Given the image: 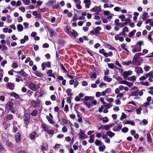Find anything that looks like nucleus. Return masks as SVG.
Returning <instances> with one entry per match:
<instances>
[{
	"label": "nucleus",
	"instance_id": "obj_27",
	"mask_svg": "<svg viewBox=\"0 0 153 153\" xmlns=\"http://www.w3.org/2000/svg\"><path fill=\"white\" fill-rule=\"evenodd\" d=\"M148 78V75L147 74L144 75V76H143L139 78V80L140 81H143L145 80Z\"/></svg>",
	"mask_w": 153,
	"mask_h": 153
},
{
	"label": "nucleus",
	"instance_id": "obj_12",
	"mask_svg": "<svg viewBox=\"0 0 153 153\" xmlns=\"http://www.w3.org/2000/svg\"><path fill=\"white\" fill-rule=\"evenodd\" d=\"M36 84L33 83H31L29 85L30 88L33 91H35L36 90Z\"/></svg>",
	"mask_w": 153,
	"mask_h": 153
},
{
	"label": "nucleus",
	"instance_id": "obj_53",
	"mask_svg": "<svg viewBox=\"0 0 153 153\" xmlns=\"http://www.w3.org/2000/svg\"><path fill=\"white\" fill-rule=\"evenodd\" d=\"M18 67L17 64L16 63H13L12 65V67L13 69H15Z\"/></svg>",
	"mask_w": 153,
	"mask_h": 153
},
{
	"label": "nucleus",
	"instance_id": "obj_20",
	"mask_svg": "<svg viewBox=\"0 0 153 153\" xmlns=\"http://www.w3.org/2000/svg\"><path fill=\"white\" fill-rule=\"evenodd\" d=\"M17 29L19 32L22 31L23 30V27L22 25L21 24H18L17 25Z\"/></svg>",
	"mask_w": 153,
	"mask_h": 153
},
{
	"label": "nucleus",
	"instance_id": "obj_37",
	"mask_svg": "<svg viewBox=\"0 0 153 153\" xmlns=\"http://www.w3.org/2000/svg\"><path fill=\"white\" fill-rule=\"evenodd\" d=\"M132 62L131 61H129L128 62H123L122 64L124 65H128L131 64Z\"/></svg>",
	"mask_w": 153,
	"mask_h": 153
},
{
	"label": "nucleus",
	"instance_id": "obj_42",
	"mask_svg": "<svg viewBox=\"0 0 153 153\" xmlns=\"http://www.w3.org/2000/svg\"><path fill=\"white\" fill-rule=\"evenodd\" d=\"M6 118L8 120H11L13 118V117L12 115L10 114H9L7 115L6 116Z\"/></svg>",
	"mask_w": 153,
	"mask_h": 153
},
{
	"label": "nucleus",
	"instance_id": "obj_49",
	"mask_svg": "<svg viewBox=\"0 0 153 153\" xmlns=\"http://www.w3.org/2000/svg\"><path fill=\"white\" fill-rule=\"evenodd\" d=\"M142 110V108L139 107L136 110V113L137 114H141V111Z\"/></svg>",
	"mask_w": 153,
	"mask_h": 153
},
{
	"label": "nucleus",
	"instance_id": "obj_63",
	"mask_svg": "<svg viewBox=\"0 0 153 153\" xmlns=\"http://www.w3.org/2000/svg\"><path fill=\"white\" fill-rule=\"evenodd\" d=\"M46 63L44 62V63H42L41 65V66L42 68V69L43 71L45 69V66H46Z\"/></svg>",
	"mask_w": 153,
	"mask_h": 153
},
{
	"label": "nucleus",
	"instance_id": "obj_28",
	"mask_svg": "<svg viewBox=\"0 0 153 153\" xmlns=\"http://www.w3.org/2000/svg\"><path fill=\"white\" fill-rule=\"evenodd\" d=\"M147 141L150 143H152V139L149 133H148L147 134Z\"/></svg>",
	"mask_w": 153,
	"mask_h": 153
},
{
	"label": "nucleus",
	"instance_id": "obj_43",
	"mask_svg": "<svg viewBox=\"0 0 153 153\" xmlns=\"http://www.w3.org/2000/svg\"><path fill=\"white\" fill-rule=\"evenodd\" d=\"M6 105L10 107H11L13 106V102L10 101H9L6 104Z\"/></svg>",
	"mask_w": 153,
	"mask_h": 153
},
{
	"label": "nucleus",
	"instance_id": "obj_40",
	"mask_svg": "<svg viewBox=\"0 0 153 153\" xmlns=\"http://www.w3.org/2000/svg\"><path fill=\"white\" fill-rule=\"evenodd\" d=\"M107 46L108 48L110 50H116V49L114 48V47L111 46V45L108 44L107 45Z\"/></svg>",
	"mask_w": 153,
	"mask_h": 153
},
{
	"label": "nucleus",
	"instance_id": "obj_41",
	"mask_svg": "<svg viewBox=\"0 0 153 153\" xmlns=\"http://www.w3.org/2000/svg\"><path fill=\"white\" fill-rule=\"evenodd\" d=\"M46 118H47V119L48 120V121L49 122V123H50L51 124V123H54V122L53 121V120L52 119V118H50L48 116H46Z\"/></svg>",
	"mask_w": 153,
	"mask_h": 153
},
{
	"label": "nucleus",
	"instance_id": "obj_17",
	"mask_svg": "<svg viewBox=\"0 0 153 153\" xmlns=\"http://www.w3.org/2000/svg\"><path fill=\"white\" fill-rule=\"evenodd\" d=\"M48 148V146L47 143H44L42 146V150L43 151H46Z\"/></svg>",
	"mask_w": 153,
	"mask_h": 153
},
{
	"label": "nucleus",
	"instance_id": "obj_2",
	"mask_svg": "<svg viewBox=\"0 0 153 153\" xmlns=\"http://www.w3.org/2000/svg\"><path fill=\"white\" fill-rule=\"evenodd\" d=\"M90 11L93 12H96L97 13V14H98L99 12L101 11V9L100 7L96 6L91 9Z\"/></svg>",
	"mask_w": 153,
	"mask_h": 153
},
{
	"label": "nucleus",
	"instance_id": "obj_25",
	"mask_svg": "<svg viewBox=\"0 0 153 153\" xmlns=\"http://www.w3.org/2000/svg\"><path fill=\"white\" fill-rule=\"evenodd\" d=\"M103 79L104 81H107L108 82H110L112 80V79L108 77V76H105L104 77Z\"/></svg>",
	"mask_w": 153,
	"mask_h": 153
},
{
	"label": "nucleus",
	"instance_id": "obj_38",
	"mask_svg": "<svg viewBox=\"0 0 153 153\" xmlns=\"http://www.w3.org/2000/svg\"><path fill=\"white\" fill-rule=\"evenodd\" d=\"M95 144L97 146L102 145V143L101 141L98 140H96L95 141Z\"/></svg>",
	"mask_w": 153,
	"mask_h": 153
},
{
	"label": "nucleus",
	"instance_id": "obj_26",
	"mask_svg": "<svg viewBox=\"0 0 153 153\" xmlns=\"http://www.w3.org/2000/svg\"><path fill=\"white\" fill-rule=\"evenodd\" d=\"M71 90L70 88H68L66 90V92L68 96H72L73 95L71 92Z\"/></svg>",
	"mask_w": 153,
	"mask_h": 153
},
{
	"label": "nucleus",
	"instance_id": "obj_23",
	"mask_svg": "<svg viewBox=\"0 0 153 153\" xmlns=\"http://www.w3.org/2000/svg\"><path fill=\"white\" fill-rule=\"evenodd\" d=\"M94 99V97L92 96H86L84 98V100L86 101H88L89 100H93Z\"/></svg>",
	"mask_w": 153,
	"mask_h": 153
},
{
	"label": "nucleus",
	"instance_id": "obj_19",
	"mask_svg": "<svg viewBox=\"0 0 153 153\" xmlns=\"http://www.w3.org/2000/svg\"><path fill=\"white\" fill-rule=\"evenodd\" d=\"M136 77L135 76H131L128 77L127 79L128 80L130 81H136Z\"/></svg>",
	"mask_w": 153,
	"mask_h": 153
},
{
	"label": "nucleus",
	"instance_id": "obj_10",
	"mask_svg": "<svg viewBox=\"0 0 153 153\" xmlns=\"http://www.w3.org/2000/svg\"><path fill=\"white\" fill-rule=\"evenodd\" d=\"M101 30V28L100 27H96L94 30L95 35L97 36H98L99 35L100 32L99 31Z\"/></svg>",
	"mask_w": 153,
	"mask_h": 153
},
{
	"label": "nucleus",
	"instance_id": "obj_35",
	"mask_svg": "<svg viewBox=\"0 0 153 153\" xmlns=\"http://www.w3.org/2000/svg\"><path fill=\"white\" fill-rule=\"evenodd\" d=\"M54 3L53 0H50L46 4L47 6H49L52 5Z\"/></svg>",
	"mask_w": 153,
	"mask_h": 153
},
{
	"label": "nucleus",
	"instance_id": "obj_7",
	"mask_svg": "<svg viewBox=\"0 0 153 153\" xmlns=\"http://www.w3.org/2000/svg\"><path fill=\"white\" fill-rule=\"evenodd\" d=\"M129 31L128 28L127 27H126L123 29L122 32L119 33V35L120 36H126V32H128Z\"/></svg>",
	"mask_w": 153,
	"mask_h": 153
},
{
	"label": "nucleus",
	"instance_id": "obj_39",
	"mask_svg": "<svg viewBox=\"0 0 153 153\" xmlns=\"http://www.w3.org/2000/svg\"><path fill=\"white\" fill-rule=\"evenodd\" d=\"M65 32L70 36H71L72 31L70 30L67 28H66L65 29Z\"/></svg>",
	"mask_w": 153,
	"mask_h": 153
},
{
	"label": "nucleus",
	"instance_id": "obj_5",
	"mask_svg": "<svg viewBox=\"0 0 153 153\" xmlns=\"http://www.w3.org/2000/svg\"><path fill=\"white\" fill-rule=\"evenodd\" d=\"M132 74V71L131 70H129L127 71H125L123 74V76L124 78H127L128 76H130Z\"/></svg>",
	"mask_w": 153,
	"mask_h": 153
},
{
	"label": "nucleus",
	"instance_id": "obj_64",
	"mask_svg": "<svg viewBox=\"0 0 153 153\" xmlns=\"http://www.w3.org/2000/svg\"><path fill=\"white\" fill-rule=\"evenodd\" d=\"M105 91L107 94H109L111 92V89L110 88H108Z\"/></svg>",
	"mask_w": 153,
	"mask_h": 153
},
{
	"label": "nucleus",
	"instance_id": "obj_32",
	"mask_svg": "<svg viewBox=\"0 0 153 153\" xmlns=\"http://www.w3.org/2000/svg\"><path fill=\"white\" fill-rule=\"evenodd\" d=\"M78 36V33H77L74 30H73L72 31L71 36H73L74 37H76Z\"/></svg>",
	"mask_w": 153,
	"mask_h": 153
},
{
	"label": "nucleus",
	"instance_id": "obj_21",
	"mask_svg": "<svg viewBox=\"0 0 153 153\" xmlns=\"http://www.w3.org/2000/svg\"><path fill=\"white\" fill-rule=\"evenodd\" d=\"M108 67L110 69H113L117 68V67L112 63H108Z\"/></svg>",
	"mask_w": 153,
	"mask_h": 153
},
{
	"label": "nucleus",
	"instance_id": "obj_33",
	"mask_svg": "<svg viewBox=\"0 0 153 153\" xmlns=\"http://www.w3.org/2000/svg\"><path fill=\"white\" fill-rule=\"evenodd\" d=\"M126 118V115L123 112L122 113V115L120 118V120L121 121L123 120L124 119Z\"/></svg>",
	"mask_w": 153,
	"mask_h": 153
},
{
	"label": "nucleus",
	"instance_id": "obj_51",
	"mask_svg": "<svg viewBox=\"0 0 153 153\" xmlns=\"http://www.w3.org/2000/svg\"><path fill=\"white\" fill-rule=\"evenodd\" d=\"M83 103L85 105H86L88 108H90L91 107V104L88 102L84 101Z\"/></svg>",
	"mask_w": 153,
	"mask_h": 153
},
{
	"label": "nucleus",
	"instance_id": "obj_47",
	"mask_svg": "<svg viewBox=\"0 0 153 153\" xmlns=\"http://www.w3.org/2000/svg\"><path fill=\"white\" fill-rule=\"evenodd\" d=\"M93 136L91 135L90 136V139L88 140V142L90 143H93L94 142V139L93 138Z\"/></svg>",
	"mask_w": 153,
	"mask_h": 153
},
{
	"label": "nucleus",
	"instance_id": "obj_56",
	"mask_svg": "<svg viewBox=\"0 0 153 153\" xmlns=\"http://www.w3.org/2000/svg\"><path fill=\"white\" fill-rule=\"evenodd\" d=\"M23 24L24 25L25 28H27L29 26V23L27 22H24Z\"/></svg>",
	"mask_w": 153,
	"mask_h": 153
},
{
	"label": "nucleus",
	"instance_id": "obj_50",
	"mask_svg": "<svg viewBox=\"0 0 153 153\" xmlns=\"http://www.w3.org/2000/svg\"><path fill=\"white\" fill-rule=\"evenodd\" d=\"M145 151L144 148L142 146H139L138 148V151L140 152H143Z\"/></svg>",
	"mask_w": 153,
	"mask_h": 153
},
{
	"label": "nucleus",
	"instance_id": "obj_8",
	"mask_svg": "<svg viewBox=\"0 0 153 153\" xmlns=\"http://www.w3.org/2000/svg\"><path fill=\"white\" fill-rule=\"evenodd\" d=\"M83 3L85 4V8H88L90 7L91 4V1L90 0H84Z\"/></svg>",
	"mask_w": 153,
	"mask_h": 153
},
{
	"label": "nucleus",
	"instance_id": "obj_48",
	"mask_svg": "<svg viewBox=\"0 0 153 153\" xmlns=\"http://www.w3.org/2000/svg\"><path fill=\"white\" fill-rule=\"evenodd\" d=\"M150 68L151 67H150L148 66H146L144 67L143 69L145 71L147 72L149 71Z\"/></svg>",
	"mask_w": 153,
	"mask_h": 153
},
{
	"label": "nucleus",
	"instance_id": "obj_46",
	"mask_svg": "<svg viewBox=\"0 0 153 153\" xmlns=\"http://www.w3.org/2000/svg\"><path fill=\"white\" fill-rule=\"evenodd\" d=\"M147 74L148 75V77L149 76V78L151 79L153 78V72H150Z\"/></svg>",
	"mask_w": 153,
	"mask_h": 153
},
{
	"label": "nucleus",
	"instance_id": "obj_54",
	"mask_svg": "<svg viewBox=\"0 0 153 153\" xmlns=\"http://www.w3.org/2000/svg\"><path fill=\"white\" fill-rule=\"evenodd\" d=\"M37 111L35 110L31 113V115L33 116H35L37 115Z\"/></svg>",
	"mask_w": 153,
	"mask_h": 153
},
{
	"label": "nucleus",
	"instance_id": "obj_22",
	"mask_svg": "<svg viewBox=\"0 0 153 153\" xmlns=\"http://www.w3.org/2000/svg\"><path fill=\"white\" fill-rule=\"evenodd\" d=\"M18 73L20 75L24 76H25L27 75V73L24 71L23 69L20 72H19Z\"/></svg>",
	"mask_w": 153,
	"mask_h": 153
},
{
	"label": "nucleus",
	"instance_id": "obj_3",
	"mask_svg": "<svg viewBox=\"0 0 153 153\" xmlns=\"http://www.w3.org/2000/svg\"><path fill=\"white\" fill-rule=\"evenodd\" d=\"M113 126V125L112 124L109 125L106 124L102 125L100 127V128L102 129H105L106 130H108L111 128Z\"/></svg>",
	"mask_w": 153,
	"mask_h": 153
},
{
	"label": "nucleus",
	"instance_id": "obj_36",
	"mask_svg": "<svg viewBox=\"0 0 153 153\" xmlns=\"http://www.w3.org/2000/svg\"><path fill=\"white\" fill-rule=\"evenodd\" d=\"M36 133L34 132H33L30 135V137L31 139H34L35 137Z\"/></svg>",
	"mask_w": 153,
	"mask_h": 153
},
{
	"label": "nucleus",
	"instance_id": "obj_44",
	"mask_svg": "<svg viewBox=\"0 0 153 153\" xmlns=\"http://www.w3.org/2000/svg\"><path fill=\"white\" fill-rule=\"evenodd\" d=\"M125 16L123 15H122L119 16L118 18L121 19V20L122 22H124Z\"/></svg>",
	"mask_w": 153,
	"mask_h": 153
},
{
	"label": "nucleus",
	"instance_id": "obj_45",
	"mask_svg": "<svg viewBox=\"0 0 153 153\" xmlns=\"http://www.w3.org/2000/svg\"><path fill=\"white\" fill-rule=\"evenodd\" d=\"M128 130V129L127 127H125L122 128L121 129V131L122 132L124 133L127 132Z\"/></svg>",
	"mask_w": 153,
	"mask_h": 153
},
{
	"label": "nucleus",
	"instance_id": "obj_52",
	"mask_svg": "<svg viewBox=\"0 0 153 153\" xmlns=\"http://www.w3.org/2000/svg\"><path fill=\"white\" fill-rule=\"evenodd\" d=\"M96 116L97 119L99 120H101L102 118L101 117V115L100 114H96Z\"/></svg>",
	"mask_w": 153,
	"mask_h": 153
},
{
	"label": "nucleus",
	"instance_id": "obj_60",
	"mask_svg": "<svg viewBox=\"0 0 153 153\" xmlns=\"http://www.w3.org/2000/svg\"><path fill=\"white\" fill-rule=\"evenodd\" d=\"M102 121L105 123H107L108 121V118L107 117H105L102 118Z\"/></svg>",
	"mask_w": 153,
	"mask_h": 153
},
{
	"label": "nucleus",
	"instance_id": "obj_24",
	"mask_svg": "<svg viewBox=\"0 0 153 153\" xmlns=\"http://www.w3.org/2000/svg\"><path fill=\"white\" fill-rule=\"evenodd\" d=\"M120 46L122 49L125 50L127 52L129 53V51L128 49L125 47L126 45L124 44H122L120 45Z\"/></svg>",
	"mask_w": 153,
	"mask_h": 153
},
{
	"label": "nucleus",
	"instance_id": "obj_15",
	"mask_svg": "<svg viewBox=\"0 0 153 153\" xmlns=\"http://www.w3.org/2000/svg\"><path fill=\"white\" fill-rule=\"evenodd\" d=\"M42 127L44 129V130L45 131L47 132L48 131V130H49V126H48L46 125L45 124H42Z\"/></svg>",
	"mask_w": 153,
	"mask_h": 153
},
{
	"label": "nucleus",
	"instance_id": "obj_1",
	"mask_svg": "<svg viewBox=\"0 0 153 153\" xmlns=\"http://www.w3.org/2000/svg\"><path fill=\"white\" fill-rule=\"evenodd\" d=\"M79 137L80 139L83 140L87 138L88 137V136L85 134L84 130L80 129L79 133Z\"/></svg>",
	"mask_w": 153,
	"mask_h": 153
},
{
	"label": "nucleus",
	"instance_id": "obj_9",
	"mask_svg": "<svg viewBox=\"0 0 153 153\" xmlns=\"http://www.w3.org/2000/svg\"><path fill=\"white\" fill-rule=\"evenodd\" d=\"M135 72L138 74H142L143 72V71L141 67H136L134 69Z\"/></svg>",
	"mask_w": 153,
	"mask_h": 153
},
{
	"label": "nucleus",
	"instance_id": "obj_13",
	"mask_svg": "<svg viewBox=\"0 0 153 153\" xmlns=\"http://www.w3.org/2000/svg\"><path fill=\"white\" fill-rule=\"evenodd\" d=\"M106 134L110 138L114 137L115 135V134L114 133L110 131H107L106 132Z\"/></svg>",
	"mask_w": 153,
	"mask_h": 153
},
{
	"label": "nucleus",
	"instance_id": "obj_34",
	"mask_svg": "<svg viewBox=\"0 0 153 153\" xmlns=\"http://www.w3.org/2000/svg\"><path fill=\"white\" fill-rule=\"evenodd\" d=\"M105 146L104 145H102L99 147V149L100 151L103 152L105 149Z\"/></svg>",
	"mask_w": 153,
	"mask_h": 153
},
{
	"label": "nucleus",
	"instance_id": "obj_29",
	"mask_svg": "<svg viewBox=\"0 0 153 153\" xmlns=\"http://www.w3.org/2000/svg\"><path fill=\"white\" fill-rule=\"evenodd\" d=\"M124 124H130L132 126H134L135 123L131 120H127L124 123Z\"/></svg>",
	"mask_w": 153,
	"mask_h": 153
},
{
	"label": "nucleus",
	"instance_id": "obj_16",
	"mask_svg": "<svg viewBox=\"0 0 153 153\" xmlns=\"http://www.w3.org/2000/svg\"><path fill=\"white\" fill-rule=\"evenodd\" d=\"M10 94L12 96L14 97L16 99H18L19 98V96L16 93L14 92H11Z\"/></svg>",
	"mask_w": 153,
	"mask_h": 153
},
{
	"label": "nucleus",
	"instance_id": "obj_11",
	"mask_svg": "<svg viewBox=\"0 0 153 153\" xmlns=\"http://www.w3.org/2000/svg\"><path fill=\"white\" fill-rule=\"evenodd\" d=\"M25 122L26 124H28L30 121L29 116L28 114H25L24 118Z\"/></svg>",
	"mask_w": 153,
	"mask_h": 153
},
{
	"label": "nucleus",
	"instance_id": "obj_30",
	"mask_svg": "<svg viewBox=\"0 0 153 153\" xmlns=\"http://www.w3.org/2000/svg\"><path fill=\"white\" fill-rule=\"evenodd\" d=\"M136 32V30H133L132 31L130 32L128 34V36L129 37H132L134 34Z\"/></svg>",
	"mask_w": 153,
	"mask_h": 153
},
{
	"label": "nucleus",
	"instance_id": "obj_18",
	"mask_svg": "<svg viewBox=\"0 0 153 153\" xmlns=\"http://www.w3.org/2000/svg\"><path fill=\"white\" fill-rule=\"evenodd\" d=\"M34 74L36 76L40 78L42 77L43 76V74L38 71H36L35 72Z\"/></svg>",
	"mask_w": 153,
	"mask_h": 153
},
{
	"label": "nucleus",
	"instance_id": "obj_61",
	"mask_svg": "<svg viewBox=\"0 0 153 153\" xmlns=\"http://www.w3.org/2000/svg\"><path fill=\"white\" fill-rule=\"evenodd\" d=\"M62 131L63 132H66L68 131V129L66 127L64 126L62 128Z\"/></svg>",
	"mask_w": 153,
	"mask_h": 153
},
{
	"label": "nucleus",
	"instance_id": "obj_59",
	"mask_svg": "<svg viewBox=\"0 0 153 153\" xmlns=\"http://www.w3.org/2000/svg\"><path fill=\"white\" fill-rule=\"evenodd\" d=\"M138 94L137 92H133L131 93L130 96H137Z\"/></svg>",
	"mask_w": 153,
	"mask_h": 153
},
{
	"label": "nucleus",
	"instance_id": "obj_31",
	"mask_svg": "<svg viewBox=\"0 0 153 153\" xmlns=\"http://www.w3.org/2000/svg\"><path fill=\"white\" fill-rule=\"evenodd\" d=\"M52 70L51 69L49 70L47 72V73L48 74V76H51L52 77H54V75L53 74H52Z\"/></svg>",
	"mask_w": 153,
	"mask_h": 153
},
{
	"label": "nucleus",
	"instance_id": "obj_62",
	"mask_svg": "<svg viewBox=\"0 0 153 153\" xmlns=\"http://www.w3.org/2000/svg\"><path fill=\"white\" fill-rule=\"evenodd\" d=\"M96 96L97 97H98L102 95V94L101 92H97L96 93Z\"/></svg>",
	"mask_w": 153,
	"mask_h": 153
},
{
	"label": "nucleus",
	"instance_id": "obj_6",
	"mask_svg": "<svg viewBox=\"0 0 153 153\" xmlns=\"http://www.w3.org/2000/svg\"><path fill=\"white\" fill-rule=\"evenodd\" d=\"M7 88L11 90H13L15 87L14 84L11 82H8L6 85Z\"/></svg>",
	"mask_w": 153,
	"mask_h": 153
},
{
	"label": "nucleus",
	"instance_id": "obj_57",
	"mask_svg": "<svg viewBox=\"0 0 153 153\" xmlns=\"http://www.w3.org/2000/svg\"><path fill=\"white\" fill-rule=\"evenodd\" d=\"M50 35L51 36H53L55 35L56 32L53 30H51L50 31Z\"/></svg>",
	"mask_w": 153,
	"mask_h": 153
},
{
	"label": "nucleus",
	"instance_id": "obj_58",
	"mask_svg": "<svg viewBox=\"0 0 153 153\" xmlns=\"http://www.w3.org/2000/svg\"><path fill=\"white\" fill-rule=\"evenodd\" d=\"M24 2L25 5H28L30 4V2L29 0H24Z\"/></svg>",
	"mask_w": 153,
	"mask_h": 153
},
{
	"label": "nucleus",
	"instance_id": "obj_14",
	"mask_svg": "<svg viewBox=\"0 0 153 153\" xmlns=\"http://www.w3.org/2000/svg\"><path fill=\"white\" fill-rule=\"evenodd\" d=\"M15 140L16 142L17 143H18L20 142L21 140V138L20 137V134L19 133H17L16 135Z\"/></svg>",
	"mask_w": 153,
	"mask_h": 153
},
{
	"label": "nucleus",
	"instance_id": "obj_4",
	"mask_svg": "<svg viewBox=\"0 0 153 153\" xmlns=\"http://www.w3.org/2000/svg\"><path fill=\"white\" fill-rule=\"evenodd\" d=\"M131 47L133 48L132 51L134 53L139 52L141 51V48H140V46L135 45L134 46L132 45Z\"/></svg>",
	"mask_w": 153,
	"mask_h": 153
},
{
	"label": "nucleus",
	"instance_id": "obj_55",
	"mask_svg": "<svg viewBox=\"0 0 153 153\" xmlns=\"http://www.w3.org/2000/svg\"><path fill=\"white\" fill-rule=\"evenodd\" d=\"M76 8L79 10H80L82 9V7L81 5L80 4H76Z\"/></svg>",
	"mask_w": 153,
	"mask_h": 153
}]
</instances>
